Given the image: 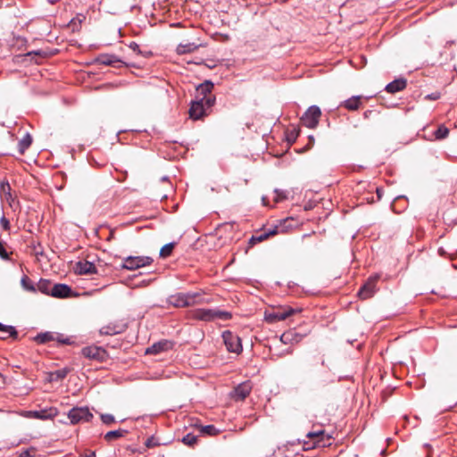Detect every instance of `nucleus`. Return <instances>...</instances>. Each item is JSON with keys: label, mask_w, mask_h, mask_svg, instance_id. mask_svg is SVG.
Listing matches in <instances>:
<instances>
[{"label": "nucleus", "mask_w": 457, "mask_h": 457, "mask_svg": "<svg viewBox=\"0 0 457 457\" xmlns=\"http://www.w3.org/2000/svg\"><path fill=\"white\" fill-rule=\"evenodd\" d=\"M333 440L332 434L327 432L322 425H313L312 430L306 434V439L303 441V449L325 448L330 446Z\"/></svg>", "instance_id": "nucleus-1"}, {"label": "nucleus", "mask_w": 457, "mask_h": 457, "mask_svg": "<svg viewBox=\"0 0 457 457\" xmlns=\"http://www.w3.org/2000/svg\"><path fill=\"white\" fill-rule=\"evenodd\" d=\"M190 317L195 320L212 322L216 320H228L232 318V313L219 309L198 308L190 312Z\"/></svg>", "instance_id": "nucleus-2"}, {"label": "nucleus", "mask_w": 457, "mask_h": 457, "mask_svg": "<svg viewBox=\"0 0 457 457\" xmlns=\"http://www.w3.org/2000/svg\"><path fill=\"white\" fill-rule=\"evenodd\" d=\"M215 102L216 97L205 99V101H201L199 99L192 101L188 112L189 117L193 120H199L207 116L212 106L215 104Z\"/></svg>", "instance_id": "nucleus-3"}, {"label": "nucleus", "mask_w": 457, "mask_h": 457, "mask_svg": "<svg viewBox=\"0 0 457 457\" xmlns=\"http://www.w3.org/2000/svg\"><path fill=\"white\" fill-rule=\"evenodd\" d=\"M320 117V108L317 105H312L301 117V123L309 129H315L319 124Z\"/></svg>", "instance_id": "nucleus-4"}, {"label": "nucleus", "mask_w": 457, "mask_h": 457, "mask_svg": "<svg viewBox=\"0 0 457 457\" xmlns=\"http://www.w3.org/2000/svg\"><path fill=\"white\" fill-rule=\"evenodd\" d=\"M379 278L380 276L378 274L370 276L359 289L358 297L361 300L371 298L378 290L377 283Z\"/></svg>", "instance_id": "nucleus-5"}, {"label": "nucleus", "mask_w": 457, "mask_h": 457, "mask_svg": "<svg viewBox=\"0 0 457 457\" xmlns=\"http://www.w3.org/2000/svg\"><path fill=\"white\" fill-rule=\"evenodd\" d=\"M223 343L227 350L230 353H240L243 350L240 337L231 332L230 330L223 331L222 333Z\"/></svg>", "instance_id": "nucleus-6"}, {"label": "nucleus", "mask_w": 457, "mask_h": 457, "mask_svg": "<svg viewBox=\"0 0 457 457\" xmlns=\"http://www.w3.org/2000/svg\"><path fill=\"white\" fill-rule=\"evenodd\" d=\"M93 417L87 407H74L68 412V418L73 425L79 422H88Z\"/></svg>", "instance_id": "nucleus-7"}, {"label": "nucleus", "mask_w": 457, "mask_h": 457, "mask_svg": "<svg viewBox=\"0 0 457 457\" xmlns=\"http://www.w3.org/2000/svg\"><path fill=\"white\" fill-rule=\"evenodd\" d=\"M153 258L149 256H129L124 259L121 265L122 269L134 270L141 267L148 266L153 262Z\"/></svg>", "instance_id": "nucleus-8"}, {"label": "nucleus", "mask_w": 457, "mask_h": 457, "mask_svg": "<svg viewBox=\"0 0 457 457\" xmlns=\"http://www.w3.org/2000/svg\"><path fill=\"white\" fill-rule=\"evenodd\" d=\"M301 310L294 309L292 307H287L285 309L274 310L270 312L265 313V320L269 323H274L277 321L285 320L291 315L300 312Z\"/></svg>", "instance_id": "nucleus-9"}, {"label": "nucleus", "mask_w": 457, "mask_h": 457, "mask_svg": "<svg viewBox=\"0 0 457 457\" xmlns=\"http://www.w3.org/2000/svg\"><path fill=\"white\" fill-rule=\"evenodd\" d=\"M81 353L84 357L89 360H96L100 362L105 361L109 357L105 349L96 345H90L82 348Z\"/></svg>", "instance_id": "nucleus-10"}, {"label": "nucleus", "mask_w": 457, "mask_h": 457, "mask_svg": "<svg viewBox=\"0 0 457 457\" xmlns=\"http://www.w3.org/2000/svg\"><path fill=\"white\" fill-rule=\"evenodd\" d=\"M252 388L251 381L242 382L234 388L230 396L235 401H244L250 395Z\"/></svg>", "instance_id": "nucleus-11"}, {"label": "nucleus", "mask_w": 457, "mask_h": 457, "mask_svg": "<svg viewBox=\"0 0 457 457\" xmlns=\"http://www.w3.org/2000/svg\"><path fill=\"white\" fill-rule=\"evenodd\" d=\"M96 62L99 64H103L105 66H112V67H115V68L120 67L122 65L129 66L124 62H122L120 59H119L116 55L109 54H99L96 58Z\"/></svg>", "instance_id": "nucleus-12"}, {"label": "nucleus", "mask_w": 457, "mask_h": 457, "mask_svg": "<svg viewBox=\"0 0 457 457\" xmlns=\"http://www.w3.org/2000/svg\"><path fill=\"white\" fill-rule=\"evenodd\" d=\"M213 87L214 85L211 80H205L198 85L196 87V99L205 101V99L215 97V96L212 94Z\"/></svg>", "instance_id": "nucleus-13"}, {"label": "nucleus", "mask_w": 457, "mask_h": 457, "mask_svg": "<svg viewBox=\"0 0 457 457\" xmlns=\"http://www.w3.org/2000/svg\"><path fill=\"white\" fill-rule=\"evenodd\" d=\"M127 329V324L122 322H111L99 330L101 335L114 336L123 333Z\"/></svg>", "instance_id": "nucleus-14"}, {"label": "nucleus", "mask_w": 457, "mask_h": 457, "mask_svg": "<svg viewBox=\"0 0 457 457\" xmlns=\"http://www.w3.org/2000/svg\"><path fill=\"white\" fill-rule=\"evenodd\" d=\"M50 295L55 298H67L72 295V289L66 284H54Z\"/></svg>", "instance_id": "nucleus-15"}, {"label": "nucleus", "mask_w": 457, "mask_h": 457, "mask_svg": "<svg viewBox=\"0 0 457 457\" xmlns=\"http://www.w3.org/2000/svg\"><path fill=\"white\" fill-rule=\"evenodd\" d=\"M174 344L169 340H161L154 343L153 345L148 347L145 351L146 354H157L162 352L172 349Z\"/></svg>", "instance_id": "nucleus-16"}, {"label": "nucleus", "mask_w": 457, "mask_h": 457, "mask_svg": "<svg viewBox=\"0 0 457 457\" xmlns=\"http://www.w3.org/2000/svg\"><path fill=\"white\" fill-rule=\"evenodd\" d=\"M75 272L79 275H90L97 272L96 265L88 261H79L75 264Z\"/></svg>", "instance_id": "nucleus-17"}, {"label": "nucleus", "mask_w": 457, "mask_h": 457, "mask_svg": "<svg viewBox=\"0 0 457 457\" xmlns=\"http://www.w3.org/2000/svg\"><path fill=\"white\" fill-rule=\"evenodd\" d=\"M57 415V410L55 408L44 409L39 411H29L28 417L38 419L42 420L53 419Z\"/></svg>", "instance_id": "nucleus-18"}, {"label": "nucleus", "mask_w": 457, "mask_h": 457, "mask_svg": "<svg viewBox=\"0 0 457 457\" xmlns=\"http://www.w3.org/2000/svg\"><path fill=\"white\" fill-rule=\"evenodd\" d=\"M277 233H278L277 228L269 229L268 231L258 232L255 235H253L251 237V238L249 239V242H248L249 246L252 247L255 244L262 242V241L266 240L267 238H269L270 237L276 235Z\"/></svg>", "instance_id": "nucleus-19"}, {"label": "nucleus", "mask_w": 457, "mask_h": 457, "mask_svg": "<svg viewBox=\"0 0 457 457\" xmlns=\"http://www.w3.org/2000/svg\"><path fill=\"white\" fill-rule=\"evenodd\" d=\"M186 294L185 293H177L171 295L168 298L169 304L176 307V308H186L188 307V303L186 302Z\"/></svg>", "instance_id": "nucleus-20"}, {"label": "nucleus", "mask_w": 457, "mask_h": 457, "mask_svg": "<svg viewBox=\"0 0 457 457\" xmlns=\"http://www.w3.org/2000/svg\"><path fill=\"white\" fill-rule=\"evenodd\" d=\"M407 87V80L403 78H399L386 86V90L388 93L395 94L403 91Z\"/></svg>", "instance_id": "nucleus-21"}, {"label": "nucleus", "mask_w": 457, "mask_h": 457, "mask_svg": "<svg viewBox=\"0 0 457 457\" xmlns=\"http://www.w3.org/2000/svg\"><path fill=\"white\" fill-rule=\"evenodd\" d=\"M303 338V336L299 335L295 329H290L286 332H284L280 336V341L285 344H297L299 343Z\"/></svg>", "instance_id": "nucleus-22"}, {"label": "nucleus", "mask_w": 457, "mask_h": 457, "mask_svg": "<svg viewBox=\"0 0 457 457\" xmlns=\"http://www.w3.org/2000/svg\"><path fill=\"white\" fill-rule=\"evenodd\" d=\"M0 331L3 332V334H5L0 337V339L2 340H6L9 337L12 338L13 340L18 339L19 334L13 326L4 325L0 322Z\"/></svg>", "instance_id": "nucleus-23"}, {"label": "nucleus", "mask_w": 457, "mask_h": 457, "mask_svg": "<svg viewBox=\"0 0 457 457\" xmlns=\"http://www.w3.org/2000/svg\"><path fill=\"white\" fill-rule=\"evenodd\" d=\"M361 105V96H355L341 103L340 106L345 107L348 111H356Z\"/></svg>", "instance_id": "nucleus-24"}, {"label": "nucleus", "mask_w": 457, "mask_h": 457, "mask_svg": "<svg viewBox=\"0 0 457 457\" xmlns=\"http://www.w3.org/2000/svg\"><path fill=\"white\" fill-rule=\"evenodd\" d=\"M32 137L29 133H26L24 137L19 141L18 143V151L20 154H24L27 149L29 148V146L32 144Z\"/></svg>", "instance_id": "nucleus-25"}, {"label": "nucleus", "mask_w": 457, "mask_h": 457, "mask_svg": "<svg viewBox=\"0 0 457 457\" xmlns=\"http://www.w3.org/2000/svg\"><path fill=\"white\" fill-rule=\"evenodd\" d=\"M54 332L47 331V332H43V333L37 334L34 337V341L39 345H45L49 342L54 341Z\"/></svg>", "instance_id": "nucleus-26"}, {"label": "nucleus", "mask_w": 457, "mask_h": 457, "mask_svg": "<svg viewBox=\"0 0 457 457\" xmlns=\"http://www.w3.org/2000/svg\"><path fill=\"white\" fill-rule=\"evenodd\" d=\"M200 46L199 44L195 43H187V44H179L177 46V53L179 54H185L188 53H192L196 50Z\"/></svg>", "instance_id": "nucleus-27"}, {"label": "nucleus", "mask_w": 457, "mask_h": 457, "mask_svg": "<svg viewBox=\"0 0 457 457\" xmlns=\"http://www.w3.org/2000/svg\"><path fill=\"white\" fill-rule=\"evenodd\" d=\"M53 286L54 285L52 284V282L50 280L41 278L38 281L37 287V290L40 291L41 293L50 295L51 289H52Z\"/></svg>", "instance_id": "nucleus-28"}, {"label": "nucleus", "mask_w": 457, "mask_h": 457, "mask_svg": "<svg viewBox=\"0 0 457 457\" xmlns=\"http://www.w3.org/2000/svg\"><path fill=\"white\" fill-rule=\"evenodd\" d=\"M70 372V370L68 368L60 369L57 370H54L50 374V380L51 381H60L66 378L68 373Z\"/></svg>", "instance_id": "nucleus-29"}, {"label": "nucleus", "mask_w": 457, "mask_h": 457, "mask_svg": "<svg viewBox=\"0 0 457 457\" xmlns=\"http://www.w3.org/2000/svg\"><path fill=\"white\" fill-rule=\"evenodd\" d=\"M196 428L200 430L202 434L208 436H216L220 433V430L213 425H195Z\"/></svg>", "instance_id": "nucleus-30"}, {"label": "nucleus", "mask_w": 457, "mask_h": 457, "mask_svg": "<svg viewBox=\"0 0 457 457\" xmlns=\"http://www.w3.org/2000/svg\"><path fill=\"white\" fill-rule=\"evenodd\" d=\"M176 242H170L166 245H164L161 250H160V257L162 258H167L170 257L176 246Z\"/></svg>", "instance_id": "nucleus-31"}, {"label": "nucleus", "mask_w": 457, "mask_h": 457, "mask_svg": "<svg viewBox=\"0 0 457 457\" xmlns=\"http://www.w3.org/2000/svg\"><path fill=\"white\" fill-rule=\"evenodd\" d=\"M8 245L6 242H4L0 239V258L4 261H11V255L12 254V251H8Z\"/></svg>", "instance_id": "nucleus-32"}, {"label": "nucleus", "mask_w": 457, "mask_h": 457, "mask_svg": "<svg viewBox=\"0 0 457 457\" xmlns=\"http://www.w3.org/2000/svg\"><path fill=\"white\" fill-rule=\"evenodd\" d=\"M127 433H128V431L124 430V429L112 430V431L107 432L104 435V439L106 441H112L113 439H117V438L124 436Z\"/></svg>", "instance_id": "nucleus-33"}, {"label": "nucleus", "mask_w": 457, "mask_h": 457, "mask_svg": "<svg viewBox=\"0 0 457 457\" xmlns=\"http://www.w3.org/2000/svg\"><path fill=\"white\" fill-rule=\"evenodd\" d=\"M21 283L22 287L25 290L29 291V292H36L37 289H36L34 283L27 275H24L21 278Z\"/></svg>", "instance_id": "nucleus-34"}, {"label": "nucleus", "mask_w": 457, "mask_h": 457, "mask_svg": "<svg viewBox=\"0 0 457 457\" xmlns=\"http://www.w3.org/2000/svg\"><path fill=\"white\" fill-rule=\"evenodd\" d=\"M182 443L187 446L194 447L198 441L197 436L188 433L182 437Z\"/></svg>", "instance_id": "nucleus-35"}, {"label": "nucleus", "mask_w": 457, "mask_h": 457, "mask_svg": "<svg viewBox=\"0 0 457 457\" xmlns=\"http://www.w3.org/2000/svg\"><path fill=\"white\" fill-rule=\"evenodd\" d=\"M54 341L57 342L58 345H70L73 344V340L71 337H64V335L54 332Z\"/></svg>", "instance_id": "nucleus-36"}, {"label": "nucleus", "mask_w": 457, "mask_h": 457, "mask_svg": "<svg viewBox=\"0 0 457 457\" xmlns=\"http://www.w3.org/2000/svg\"><path fill=\"white\" fill-rule=\"evenodd\" d=\"M436 139H444L448 137L449 129L445 125H440L434 132Z\"/></svg>", "instance_id": "nucleus-37"}, {"label": "nucleus", "mask_w": 457, "mask_h": 457, "mask_svg": "<svg viewBox=\"0 0 457 457\" xmlns=\"http://www.w3.org/2000/svg\"><path fill=\"white\" fill-rule=\"evenodd\" d=\"M0 190H1V194L4 195V197L6 198L7 201H9L12 198V194H11L12 188H11V186L8 181L1 183Z\"/></svg>", "instance_id": "nucleus-38"}, {"label": "nucleus", "mask_w": 457, "mask_h": 457, "mask_svg": "<svg viewBox=\"0 0 457 457\" xmlns=\"http://www.w3.org/2000/svg\"><path fill=\"white\" fill-rule=\"evenodd\" d=\"M29 247L32 248L34 255H36V256H42V255H44V249H43V246L41 245V244L39 242L36 243L35 241H32L30 243Z\"/></svg>", "instance_id": "nucleus-39"}, {"label": "nucleus", "mask_w": 457, "mask_h": 457, "mask_svg": "<svg viewBox=\"0 0 457 457\" xmlns=\"http://www.w3.org/2000/svg\"><path fill=\"white\" fill-rule=\"evenodd\" d=\"M129 47L134 52L136 53L137 54H141L145 57H147L149 55L152 54L151 52H145L143 53L141 50H140V47H139V45L137 44L136 42H131L129 45Z\"/></svg>", "instance_id": "nucleus-40"}, {"label": "nucleus", "mask_w": 457, "mask_h": 457, "mask_svg": "<svg viewBox=\"0 0 457 457\" xmlns=\"http://www.w3.org/2000/svg\"><path fill=\"white\" fill-rule=\"evenodd\" d=\"M186 294V302L188 303V307L189 306H194V305H197V302L195 301V299L196 298L197 296V294L195 293V292H187V293H185Z\"/></svg>", "instance_id": "nucleus-41"}, {"label": "nucleus", "mask_w": 457, "mask_h": 457, "mask_svg": "<svg viewBox=\"0 0 457 457\" xmlns=\"http://www.w3.org/2000/svg\"><path fill=\"white\" fill-rule=\"evenodd\" d=\"M100 417H101L102 422L105 425H111L115 422V418L112 414H108V413L101 414Z\"/></svg>", "instance_id": "nucleus-42"}, {"label": "nucleus", "mask_w": 457, "mask_h": 457, "mask_svg": "<svg viewBox=\"0 0 457 457\" xmlns=\"http://www.w3.org/2000/svg\"><path fill=\"white\" fill-rule=\"evenodd\" d=\"M274 193L276 195L275 198H274V201L276 203H278V202H281L285 199H287V193L283 190H279V189H275L274 190Z\"/></svg>", "instance_id": "nucleus-43"}, {"label": "nucleus", "mask_w": 457, "mask_h": 457, "mask_svg": "<svg viewBox=\"0 0 457 457\" xmlns=\"http://www.w3.org/2000/svg\"><path fill=\"white\" fill-rule=\"evenodd\" d=\"M195 293L197 294V296L195 301L197 302V305L212 303V300L210 298H205L201 292Z\"/></svg>", "instance_id": "nucleus-44"}, {"label": "nucleus", "mask_w": 457, "mask_h": 457, "mask_svg": "<svg viewBox=\"0 0 457 457\" xmlns=\"http://www.w3.org/2000/svg\"><path fill=\"white\" fill-rule=\"evenodd\" d=\"M145 445L147 448H154L155 446L160 445V443L156 437L150 436L146 439Z\"/></svg>", "instance_id": "nucleus-45"}, {"label": "nucleus", "mask_w": 457, "mask_h": 457, "mask_svg": "<svg viewBox=\"0 0 457 457\" xmlns=\"http://www.w3.org/2000/svg\"><path fill=\"white\" fill-rule=\"evenodd\" d=\"M26 56H28V57L38 56L40 58H45L47 56V54H46V52H45L43 50H37V51L29 52L26 54Z\"/></svg>", "instance_id": "nucleus-46"}, {"label": "nucleus", "mask_w": 457, "mask_h": 457, "mask_svg": "<svg viewBox=\"0 0 457 457\" xmlns=\"http://www.w3.org/2000/svg\"><path fill=\"white\" fill-rule=\"evenodd\" d=\"M298 135H299V131L296 129H293L287 133V139L289 143L292 144L296 140Z\"/></svg>", "instance_id": "nucleus-47"}, {"label": "nucleus", "mask_w": 457, "mask_h": 457, "mask_svg": "<svg viewBox=\"0 0 457 457\" xmlns=\"http://www.w3.org/2000/svg\"><path fill=\"white\" fill-rule=\"evenodd\" d=\"M0 224L4 230L9 231L10 230V221L5 216H2L0 219Z\"/></svg>", "instance_id": "nucleus-48"}, {"label": "nucleus", "mask_w": 457, "mask_h": 457, "mask_svg": "<svg viewBox=\"0 0 457 457\" xmlns=\"http://www.w3.org/2000/svg\"><path fill=\"white\" fill-rule=\"evenodd\" d=\"M439 98H440V93H438V92H434V93L428 94L425 96V99L432 100V101L437 100Z\"/></svg>", "instance_id": "nucleus-49"}, {"label": "nucleus", "mask_w": 457, "mask_h": 457, "mask_svg": "<svg viewBox=\"0 0 457 457\" xmlns=\"http://www.w3.org/2000/svg\"><path fill=\"white\" fill-rule=\"evenodd\" d=\"M20 457H33V456L30 454L29 450H26V451H23L22 453H21Z\"/></svg>", "instance_id": "nucleus-50"}, {"label": "nucleus", "mask_w": 457, "mask_h": 457, "mask_svg": "<svg viewBox=\"0 0 457 457\" xmlns=\"http://www.w3.org/2000/svg\"><path fill=\"white\" fill-rule=\"evenodd\" d=\"M438 254L441 255V256H445L446 255V251L443 247H439L438 248Z\"/></svg>", "instance_id": "nucleus-51"}, {"label": "nucleus", "mask_w": 457, "mask_h": 457, "mask_svg": "<svg viewBox=\"0 0 457 457\" xmlns=\"http://www.w3.org/2000/svg\"><path fill=\"white\" fill-rule=\"evenodd\" d=\"M79 457H96V453L95 452H89V453L85 454V455H80Z\"/></svg>", "instance_id": "nucleus-52"}, {"label": "nucleus", "mask_w": 457, "mask_h": 457, "mask_svg": "<svg viewBox=\"0 0 457 457\" xmlns=\"http://www.w3.org/2000/svg\"><path fill=\"white\" fill-rule=\"evenodd\" d=\"M114 236H115V233H114V231H112H112L110 232V234H109V237H107V240H109V241H110V240L113 239V238H114Z\"/></svg>", "instance_id": "nucleus-53"}, {"label": "nucleus", "mask_w": 457, "mask_h": 457, "mask_svg": "<svg viewBox=\"0 0 457 457\" xmlns=\"http://www.w3.org/2000/svg\"><path fill=\"white\" fill-rule=\"evenodd\" d=\"M372 112L370 110H368V111H365L364 113H363V116L365 119H368L370 117V114Z\"/></svg>", "instance_id": "nucleus-54"}, {"label": "nucleus", "mask_w": 457, "mask_h": 457, "mask_svg": "<svg viewBox=\"0 0 457 457\" xmlns=\"http://www.w3.org/2000/svg\"><path fill=\"white\" fill-rule=\"evenodd\" d=\"M292 353H293V349H292V348H287V349L285 351L284 354H291Z\"/></svg>", "instance_id": "nucleus-55"}, {"label": "nucleus", "mask_w": 457, "mask_h": 457, "mask_svg": "<svg viewBox=\"0 0 457 457\" xmlns=\"http://www.w3.org/2000/svg\"><path fill=\"white\" fill-rule=\"evenodd\" d=\"M309 140H310V142H311V143H312V144L314 143V137H313V136H310V137H309Z\"/></svg>", "instance_id": "nucleus-56"}, {"label": "nucleus", "mask_w": 457, "mask_h": 457, "mask_svg": "<svg viewBox=\"0 0 457 457\" xmlns=\"http://www.w3.org/2000/svg\"><path fill=\"white\" fill-rule=\"evenodd\" d=\"M377 194H378V197H380V195H381L380 189H378V188L377 189Z\"/></svg>", "instance_id": "nucleus-57"}, {"label": "nucleus", "mask_w": 457, "mask_h": 457, "mask_svg": "<svg viewBox=\"0 0 457 457\" xmlns=\"http://www.w3.org/2000/svg\"><path fill=\"white\" fill-rule=\"evenodd\" d=\"M262 202H263V204L266 205L267 203H266V197H262Z\"/></svg>", "instance_id": "nucleus-58"}, {"label": "nucleus", "mask_w": 457, "mask_h": 457, "mask_svg": "<svg viewBox=\"0 0 457 457\" xmlns=\"http://www.w3.org/2000/svg\"><path fill=\"white\" fill-rule=\"evenodd\" d=\"M0 377H3V375L0 373Z\"/></svg>", "instance_id": "nucleus-59"}]
</instances>
